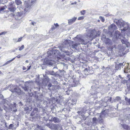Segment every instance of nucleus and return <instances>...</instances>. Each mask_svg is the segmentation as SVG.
Returning <instances> with one entry per match:
<instances>
[{
	"label": "nucleus",
	"mask_w": 130,
	"mask_h": 130,
	"mask_svg": "<svg viewBox=\"0 0 130 130\" xmlns=\"http://www.w3.org/2000/svg\"><path fill=\"white\" fill-rule=\"evenodd\" d=\"M114 23H116L117 25L121 28V31H125L127 30L128 34L130 35V26L128 23L125 22L122 19L118 20H116L115 21Z\"/></svg>",
	"instance_id": "obj_1"
},
{
	"label": "nucleus",
	"mask_w": 130,
	"mask_h": 130,
	"mask_svg": "<svg viewBox=\"0 0 130 130\" xmlns=\"http://www.w3.org/2000/svg\"><path fill=\"white\" fill-rule=\"evenodd\" d=\"M74 40L76 42L78 43H75L74 42H72V48L76 49L77 46L80 44L85 45L87 42L85 41L82 39L80 35H77L74 39Z\"/></svg>",
	"instance_id": "obj_2"
},
{
	"label": "nucleus",
	"mask_w": 130,
	"mask_h": 130,
	"mask_svg": "<svg viewBox=\"0 0 130 130\" xmlns=\"http://www.w3.org/2000/svg\"><path fill=\"white\" fill-rule=\"evenodd\" d=\"M37 0H28L25 1V8L24 9L25 12L29 11L30 10L31 7Z\"/></svg>",
	"instance_id": "obj_3"
},
{
	"label": "nucleus",
	"mask_w": 130,
	"mask_h": 130,
	"mask_svg": "<svg viewBox=\"0 0 130 130\" xmlns=\"http://www.w3.org/2000/svg\"><path fill=\"white\" fill-rule=\"evenodd\" d=\"M72 42H74L70 40H65L63 42V44L66 45L69 44V45L71 48H72Z\"/></svg>",
	"instance_id": "obj_4"
},
{
	"label": "nucleus",
	"mask_w": 130,
	"mask_h": 130,
	"mask_svg": "<svg viewBox=\"0 0 130 130\" xmlns=\"http://www.w3.org/2000/svg\"><path fill=\"white\" fill-rule=\"evenodd\" d=\"M45 64H48L52 66L54 63V61L53 60L48 59L44 61Z\"/></svg>",
	"instance_id": "obj_5"
},
{
	"label": "nucleus",
	"mask_w": 130,
	"mask_h": 130,
	"mask_svg": "<svg viewBox=\"0 0 130 130\" xmlns=\"http://www.w3.org/2000/svg\"><path fill=\"white\" fill-rule=\"evenodd\" d=\"M117 28V27L116 26L113 24H112L108 27V29L109 31H111L116 29Z\"/></svg>",
	"instance_id": "obj_6"
},
{
	"label": "nucleus",
	"mask_w": 130,
	"mask_h": 130,
	"mask_svg": "<svg viewBox=\"0 0 130 130\" xmlns=\"http://www.w3.org/2000/svg\"><path fill=\"white\" fill-rule=\"evenodd\" d=\"M62 45L60 46H59V48L61 51L64 53L65 55H69V51H66L64 50L62 48H63Z\"/></svg>",
	"instance_id": "obj_7"
},
{
	"label": "nucleus",
	"mask_w": 130,
	"mask_h": 130,
	"mask_svg": "<svg viewBox=\"0 0 130 130\" xmlns=\"http://www.w3.org/2000/svg\"><path fill=\"white\" fill-rule=\"evenodd\" d=\"M121 34L120 32L118 30L116 31L115 35V36L116 39H117L119 38H121Z\"/></svg>",
	"instance_id": "obj_8"
},
{
	"label": "nucleus",
	"mask_w": 130,
	"mask_h": 130,
	"mask_svg": "<svg viewBox=\"0 0 130 130\" xmlns=\"http://www.w3.org/2000/svg\"><path fill=\"white\" fill-rule=\"evenodd\" d=\"M77 19L76 17H74L72 19H69L68 20V24L70 25L75 22Z\"/></svg>",
	"instance_id": "obj_9"
},
{
	"label": "nucleus",
	"mask_w": 130,
	"mask_h": 130,
	"mask_svg": "<svg viewBox=\"0 0 130 130\" xmlns=\"http://www.w3.org/2000/svg\"><path fill=\"white\" fill-rule=\"evenodd\" d=\"M118 49L120 50V52H123L124 51L125 48L124 47H123L121 45H119L118 46Z\"/></svg>",
	"instance_id": "obj_10"
},
{
	"label": "nucleus",
	"mask_w": 130,
	"mask_h": 130,
	"mask_svg": "<svg viewBox=\"0 0 130 130\" xmlns=\"http://www.w3.org/2000/svg\"><path fill=\"white\" fill-rule=\"evenodd\" d=\"M10 90L12 92H15L17 93H19L20 92V90L17 88H15L14 89H11Z\"/></svg>",
	"instance_id": "obj_11"
},
{
	"label": "nucleus",
	"mask_w": 130,
	"mask_h": 130,
	"mask_svg": "<svg viewBox=\"0 0 130 130\" xmlns=\"http://www.w3.org/2000/svg\"><path fill=\"white\" fill-rule=\"evenodd\" d=\"M122 126V127L125 129L127 130H130V127H129L126 124H121Z\"/></svg>",
	"instance_id": "obj_12"
},
{
	"label": "nucleus",
	"mask_w": 130,
	"mask_h": 130,
	"mask_svg": "<svg viewBox=\"0 0 130 130\" xmlns=\"http://www.w3.org/2000/svg\"><path fill=\"white\" fill-rule=\"evenodd\" d=\"M65 56L63 55L60 56V57H57V60L59 61H60L63 60Z\"/></svg>",
	"instance_id": "obj_13"
},
{
	"label": "nucleus",
	"mask_w": 130,
	"mask_h": 130,
	"mask_svg": "<svg viewBox=\"0 0 130 130\" xmlns=\"http://www.w3.org/2000/svg\"><path fill=\"white\" fill-rule=\"evenodd\" d=\"M121 65H120V63H119V64H116L115 66V68L116 70H120L121 68Z\"/></svg>",
	"instance_id": "obj_14"
},
{
	"label": "nucleus",
	"mask_w": 130,
	"mask_h": 130,
	"mask_svg": "<svg viewBox=\"0 0 130 130\" xmlns=\"http://www.w3.org/2000/svg\"><path fill=\"white\" fill-rule=\"evenodd\" d=\"M53 121L55 123H58L60 122L59 119L57 117H54L53 119Z\"/></svg>",
	"instance_id": "obj_15"
},
{
	"label": "nucleus",
	"mask_w": 130,
	"mask_h": 130,
	"mask_svg": "<svg viewBox=\"0 0 130 130\" xmlns=\"http://www.w3.org/2000/svg\"><path fill=\"white\" fill-rule=\"evenodd\" d=\"M104 41L106 44H110L111 40L108 38H106Z\"/></svg>",
	"instance_id": "obj_16"
},
{
	"label": "nucleus",
	"mask_w": 130,
	"mask_h": 130,
	"mask_svg": "<svg viewBox=\"0 0 130 130\" xmlns=\"http://www.w3.org/2000/svg\"><path fill=\"white\" fill-rule=\"evenodd\" d=\"M130 69H128V67H126L125 68H124V73H127L129 71L130 72Z\"/></svg>",
	"instance_id": "obj_17"
},
{
	"label": "nucleus",
	"mask_w": 130,
	"mask_h": 130,
	"mask_svg": "<svg viewBox=\"0 0 130 130\" xmlns=\"http://www.w3.org/2000/svg\"><path fill=\"white\" fill-rule=\"evenodd\" d=\"M15 2L17 5H19L22 3V2L20 0H15Z\"/></svg>",
	"instance_id": "obj_18"
},
{
	"label": "nucleus",
	"mask_w": 130,
	"mask_h": 130,
	"mask_svg": "<svg viewBox=\"0 0 130 130\" xmlns=\"http://www.w3.org/2000/svg\"><path fill=\"white\" fill-rule=\"evenodd\" d=\"M8 9L11 12H14L15 10V8L13 7L8 8Z\"/></svg>",
	"instance_id": "obj_19"
},
{
	"label": "nucleus",
	"mask_w": 130,
	"mask_h": 130,
	"mask_svg": "<svg viewBox=\"0 0 130 130\" xmlns=\"http://www.w3.org/2000/svg\"><path fill=\"white\" fill-rule=\"evenodd\" d=\"M15 57H14V58H13L12 59L7 61L5 63L4 65H6L7 64H8L10 63L11 62H12V61H13L15 59Z\"/></svg>",
	"instance_id": "obj_20"
},
{
	"label": "nucleus",
	"mask_w": 130,
	"mask_h": 130,
	"mask_svg": "<svg viewBox=\"0 0 130 130\" xmlns=\"http://www.w3.org/2000/svg\"><path fill=\"white\" fill-rule=\"evenodd\" d=\"M54 127H56V129H61L62 128L61 127H60L58 125H55Z\"/></svg>",
	"instance_id": "obj_21"
},
{
	"label": "nucleus",
	"mask_w": 130,
	"mask_h": 130,
	"mask_svg": "<svg viewBox=\"0 0 130 130\" xmlns=\"http://www.w3.org/2000/svg\"><path fill=\"white\" fill-rule=\"evenodd\" d=\"M93 35V33L92 32H91L90 33L88 34L87 35V36L88 37H89L90 38H92Z\"/></svg>",
	"instance_id": "obj_22"
},
{
	"label": "nucleus",
	"mask_w": 130,
	"mask_h": 130,
	"mask_svg": "<svg viewBox=\"0 0 130 130\" xmlns=\"http://www.w3.org/2000/svg\"><path fill=\"white\" fill-rule=\"evenodd\" d=\"M126 41V40L125 39V38H123L122 39H121V41L122 43L124 44L125 43Z\"/></svg>",
	"instance_id": "obj_23"
},
{
	"label": "nucleus",
	"mask_w": 130,
	"mask_h": 130,
	"mask_svg": "<svg viewBox=\"0 0 130 130\" xmlns=\"http://www.w3.org/2000/svg\"><path fill=\"white\" fill-rule=\"evenodd\" d=\"M51 52L50 51H48L47 52V54H50V55H49L48 56V57H50V56H53V54L52 53H51Z\"/></svg>",
	"instance_id": "obj_24"
},
{
	"label": "nucleus",
	"mask_w": 130,
	"mask_h": 130,
	"mask_svg": "<svg viewBox=\"0 0 130 130\" xmlns=\"http://www.w3.org/2000/svg\"><path fill=\"white\" fill-rule=\"evenodd\" d=\"M50 74L51 75H54L55 73L53 71H50L49 72Z\"/></svg>",
	"instance_id": "obj_25"
},
{
	"label": "nucleus",
	"mask_w": 130,
	"mask_h": 130,
	"mask_svg": "<svg viewBox=\"0 0 130 130\" xmlns=\"http://www.w3.org/2000/svg\"><path fill=\"white\" fill-rule=\"evenodd\" d=\"M88 69L87 68H86L84 70V72L85 73V74L87 75L88 74L87 72H88Z\"/></svg>",
	"instance_id": "obj_26"
},
{
	"label": "nucleus",
	"mask_w": 130,
	"mask_h": 130,
	"mask_svg": "<svg viewBox=\"0 0 130 130\" xmlns=\"http://www.w3.org/2000/svg\"><path fill=\"white\" fill-rule=\"evenodd\" d=\"M14 126V125H13V124H11L9 126V128L10 129H11Z\"/></svg>",
	"instance_id": "obj_27"
},
{
	"label": "nucleus",
	"mask_w": 130,
	"mask_h": 130,
	"mask_svg": "<svg viewBox=\"0 0 130 130\" xmlns=\"http://www.w3.org/2000/svg\"><path fill=\"white\" fill-rule=\"evenodd\" d=\"M86 11L85 10H83L80 11V13L82 15H84Z\"/></svg>",
	"instance_id": "obj_28"
},
{
	"label": "nucleus",
	"mask_w": 130,
	"mask_h": 130,
	"mask_svg": "<svg viewBox=\"0 0 130 130\" xmlns=\"http://www.w3.org/2000/svg\"><path fill=\"white\" fill-rule=\"evenodd\" d=\"M71 91V90H70L69 89L67 91H66V93L68 95H69V94L70 93V92Z\"/></svg>",
	"instance_id": "obj_29"
},
{
	"label": "nucleus",
	"mask_w": 130,
	"mask_h": 130,
	"mask_svg": "<svg viewBox=\"0 0 130 130\" xmlns=\"http://www.w3.org/2000/svg\"><path fill=\"white\" fill-rule=\"evenodd\" d=\"M100 18L101 20L103 22H104L105 20L103 17L101 16H100Z\"/></svg>",
	"instance_id": "obj_30"
},
{
	"label": "nucleus",
	"mask_w": 130,
	"mask_h": 130,
	"mask_svg": "<svg viewBox=\"0 0 130 130\" xmlns=\"http://www.w3.org/2000/svg\"><path fill=\"white\" fill-rule=\"evenodd\" d=\"M24 46L23 45H22L21 47H20L19 48V50L20 51H21L23 50L24 48Z\"/></svg>",
	"instance_id": "obj_31"
},
{
	"label": "nucleus",
	"mask_w": 130,
	"mask_h": 130,
	"mask_svg": "<svg viewBox=\"0 0 130 130\" xmlns=\"http://www.w3.org/2000/svg\"><path fill=\"white\" fill-rule=\"evenodd\" d=\"M93 122L94 123H95L96 122L97 120V119L96 118L94 117L93 118Z\"/></svg>",
	"instance_id": "obj_32"
},
{
	"label": "nucleus",
	"mask_w": 130,
	"mask_h": 130,
	"mask_svg": "<svg viewBox=\"0 0 130 130\" xmlns=\"http://www.w3.org/2000/svg\"><path fill=\"white\" fill-rule=\"evenodd\" d=\"M120 65L121 66V67L123 68V66H124L125 65V63H120Z\"/></svg>",
	"instance_id": "obj_33"
},
{
	"label": "nucleus",
	"mask_w": 130,
	"mask_h": 130,
	"mask_svg": "<svg viewBox=\"0 0 130 130\" xmlns=\"http://www.w3.org/2000/svg\"><path fill=\"white\" fill-rule=\"evenodd\" d=\"M106 39V36L105 35H103L102 38V39L103 41H104Z\"/></svg>",
	"instance_id": "obj_34"
},
{
	"label": "nucleus",
	"mask_w": 130,
	"mask_h": 130,
	"mask_svg": "<svg viewBox=\"0 0 130 130\" xmlns=\"http://www.w3.org/2000/svg\"><path fill=\"white\" fill-rule=\"evenodd\" d=\"M31 24L33 25L34 26H35L36 24V23L34 22H32L31 23Z\"/></svg>",
	"instance_id": "obj_35"
},
{
	"label": "nucleus",
	"mask_w": 130,
	"mask_h": 130,
	"mask_svg": "<svg viewBox=\"0 0 130 130\" xmlns=\"http://www.w3.org/2000/svg\"><path fill=\"white\" fill-rule=\"evenodd\" d=\"M84 18L83 17H80L78 18V20H81L83 19Z\"/></svg>",
	"instance_id": "obj_36"
},
{
	"label": "nucleus",
	"mask_w": 130,
	"mask_h": 130,
	"mask_svg": "<svg viewBox=\"0 0 130 130\" xmlns=\"http://www.w3.org/2000/svg\"><path fill=\"white\" fill-rule=\"evenodd\" d=\"M22 38V37H21L18 39L17 42H20L21 41Z\"/></svg>",
	"instance_id": "obj_37"
},
{
	"label": "nucleus",
	"mask_w": 130,
	"mask_h": 130,
	"mask_svg": "<svg viewBox=\"0 0 130 130\" xmlns=\"http://www.w3.org/2000/svg\"><path fill=\"white\" fill-rule=\"evenodd\" d=\"M6 32L5 31H4L0 33V35L5 34L6 33Z\"/></svg>",
	"instance_id": "obj_38"
},
{
	"label": "nucleus",
	"mask_w": 130,
	"mask_h": 130,
	"mask_svg": "<svg viewBox=\"0 0 130 130\" xmlns=\"http://www.w3.org/2000/svg\"><path fill=\"white\" fill-rule=\"evenodd\" d=\"M54 25L56 28L59 26V25L57 23H54Z\"/></svg>",
	"instance_id": "obj_39"
},
{
	"label": "nucleus",
	"mask_w": 130,
	"mask_h": 130,
	"mask_svg": "<svg viewBox=\"0 0 130 130\" xmlns=\"http://www.w3.org/2000/svg\"><path fill=\"white\" fill-rule=\"evenodd\" d=\"M52 86V84L51 83H50L48 85V88L51 87Z\"/></svg>",
	"instance_id": "obj_40"
},
{
	"label": "nucleus",
	"mask_w": 130,
	"mask_h": 130,
	"mask_svg": "<svg viewBox=\"0 0 130 130\" xmlns=\"http://www.w3.org/2000/svg\"><path fill=\"white\" fill-rule=\"evenodd\" d=\"M116 99L117 100H119L121 99V98L119 96H117L116 97Z\"/></svg>",
	"instance_id": "obj_41"
},
{
	"label": "nucleus",
	"mask_w": 130,
	"mask_h": 130,
	"mask_svg": "<svg viewBox=\"0 0 130 130\" xmlns=\"http://www.w3.org/2000/svg\"><path fill=\"white\" fill-rule=\"evenodd\" d=\"M43 118L46 121H47L48 120L49 118L48 117H43Z\"/></svg>",
	"instance_id": "obj_42"
},
{
	"label": "nucleus",
	"mask_w": 130,
	"mask_h": 130,
	"mask_svg": "<svg viewBox=\"0 0 130 130\" xmlns=\"http://www.w3.org/2000/svg\"><path fill=\"white\" fill-rule=\"evenodd\" d=\"M127 102L128 103L129 105H130V98L127 101Z\"/></svg>",
	"instance_id": "obj_43"
},
{
	"label": "nucleus",
	"mask_w": 130,
	"mask_h": 130,
	"mask_svg": "<svg viewBox=\"0 0 130 130\" xmlns=\"http://www.w3.org/2000/svg\"><path fill=\"white\" fill-rule=\"evenodd\" d=\"M102 113H101V115H100V118L99 119V121H101V120H102V119L101 118L102 117Z\"/></svg>",
	"instance_id": "obj_44"
},
{
	"label": "nucleus",
	"mask_w": 130,
	"mask_h": 130,
	"mask_svg": "<svg viewBox=\"0 0 130 130\" xmlns=\"http://www.w3.org/2000/svg\"><path fill=\"white\" fill-rule=\"evenodd\" d=\"M23 88L24 89V90H25V91H26L27 90V89H28V88L27 87H23Z\"/></svg>",
	"instance_id": "obj_45"
},
{
	"label": "nucleus",
	"mask_w": 130,
	"mask_h": 130,
	"mask_svg": "<svg viewBox=\"0 0 130 130\" xmlns=\"http://www.w3.org/2000/svg\"><path fill=\"white\" fill-rule=\"evenodd\" d=\"M126 82V80H122L121 81V83L124 84Z\"/></svg>",
	"instance_id": "obj_46"
},
{
	"label": "nucleus",
	"mask_w": 130,
	"mask_h": 130,
	"mask_svg": "<svg viewBox=\"0 0 130 130\" xmlns=\"http://www.w3.org/2000/svg\"><path fill=\"white\" fill-rule=\"evenodd\" d=\"M24 109L26 111H28V108L27 107H25Z\"/></svg>",
	"instance_id": "obj_47"
},
{
	"label": "nucleus",
	"mask_w": 130,
	"mask_h": 130,
	"mask_svg": "<svg viewBox=\"0 0 130 130\" xmlns=\"http://www.w3.org/2000/svg\"><path fill=\"white\" fill-rule=\"evenodd\" d=\"M55 27H54V26H52V27H51V29L52 30H54V29H55Z\"/></svg>",
	"instance_id": "obj_48"
},
{
	"label": "nucleus",
	"mask_w": 130,
	"mask_h": 130,
	"mask_svg": "<svg viewBox=\"0 0 130 130\" xmlns=\"http://www.w3.org/2000/svg\"><path fill=\"white\" fill-rule=\"evenodd\" d=\"M31 66H27V67L28 68V69H27V70H29L30 69V68L31 67Z\"/></svg>",
	"instance_id": "obj_49"
},
{
	"label": "nucleus",
	"mask_w": 130,
	"mask_h": 130,
	"mask_svg": "<svg viewBox=\"0 0 130 130\" xmlns=\"http://www.w3.org/2000/svg\"><path fill=\"white\" fill-rule=\"evenodd\" d=\"M13 41H14V42H17V41L18 40H17V39H13Z\"/></svg>",
	"instance_id": "obj_50"
},
{
	"label": "nucleus",
	"mask_w": 130,
	"mask_h": 130,
	"mask_svg": "<svg viewBox=\"0 0 130 130\" xmlns=\"http://www.w3.org/2000/svg\"><path fill=\"white\" fill-rule=\"evenodd\" d=\"M77 3V2H75L74 3H72L71 4V5H73L74 4H76Z\"/></svg>",
	"instance_id": "obj_51"
},
{
	"label": "nucleus",
	"mask_w": 130,
	"mask_h": 130,
	"mask_svg": "<svg viewBox=\"0 0 130 130\" xmlns=\"http://www.w3.org/2000/svg\"><path fill=\"white\" fill-rule=\"evenodd\" d=\"M21 56H20V55H18L16 57H17V58H20L21 57Z\"/></svg>",
	"instance_id": "obj_52"
},
{
	"label": "nucleus",
	"mask_w": 130,
	"mask_h": 130,
	"mask_svg": "<svg viewBox=\"0 0 130 130\" xmlns=\"http://www.w3.org/2000/svg\"><path fill=\"white\" fill-rule=\"evenodd\" d=\"M5 9V8H0V11H2V10H3Z\"/></svg>",
	"instance_id": "obj_53"
},
{
	"label": "nucleus",
	"mask_w": 130,
	"mask_h": 130,
	"mask_svg": "<svg viewBox=\"0 0 130 130\" xmlns=\"http://www.w3.org/2000/svg\"><path fill=\"white\" fill-rule=\"evenodd\" d=\"M111 99H112V98L110 97L109 99L108 100L110 102L111 100Z\"/></svg>",
	"instance_id": "obj_54"
},
{
	"label": "nucleus",
	"mask_w": 130,
	"mask_h": 130,
	"mask_svg": "<svg viewBox=\"0 0 130 130\" xmlns=\"http://www.w3.org/2000/svg\"><path fill=\"white\" fill-rule=\"evenodd\" d=\"M128 99L126 97H125V100L127 102V100H128Z\"/></svg>",
	"instance_id": "obj_55"
},
{
	"label": "nucleus",
	"mask_w": 130,
	"mask_h": 130,
	"mask_svg": "<svg viewBox=\"0 0 130 130\" xmlns=\"http://www.w3.org/2000/svg\"><path fill=\"white\" fill-rule=\"evenodd\" d=\"M119 77L120 78H122V77H121V76L120 75H119Z\"/></svg>",
	"instance_id": "obj_56"
},
{
	"label": "nucleus",
	"mask_w": 130,
	"mask_h": 130,
	"mask_svg": "<svg viewBox=\"0 0 130 130\" xmlns=\"http://www.w3.org/2000/svg\"><path fill=\"white\" fill-rule=\"evenodd\" d=\"M26 69V68L25 67H23V70H25V69Z\"/></svg>",
	"instance_id": "obj_57"
},
{
	"label": "nucleus",
	"mask_w": 130,
	"mask_h": 130,
	"mask_svg": "<svg viewBox=\"0 0 130 130\" xmlns=\"http://www.w3.org/2000/svg\"><path fill=\"white\" fill-rule=\"evenodd\" d=\"M109 67H107L106 68H105V69H109Z\"/></svg>",
	"instance_id": "obj_58"
},
{
	"label": "nucleus",
	"mask_w": 130,
	"mask_h": 130,
	"mask_svg": "<svg viewBox=\"0 0 130 130\" xmlns=\"http://www.w3.org/2000/svg\"><path fill=\"white\" fill-rule=\"evenodd\" d=\"M26 62L27 63H28V61L27 60H26Z\"/></svg>",
	"instance_id": "obj_59"
},
{
	"label": "nucleus",
	"mask_w": 130,
	"mask_h": 130,
	"mask_svg": "<svg viewBox=\"0 0 130 130\" xmlns=\"http://www.w3.org/2000/svg\"><path fill=\"white\" fill-rule=\"evenodd\" d=\"M86 118H83V119H84V120H86Z\"/></svg>",
	"instance_id": "obj_60"
},
{
	"label": "nucleus",
	"mask_w": 130,
	"mask_h": 130,
	"mask_svg": "<svg viewBox=\"0 0 130 130\" xmlns=\"http://www.w3.org/2000/svg\"><path fill=\"white\" fill-rule=\"evenodd\" d=\"M14 111H17V110L16 109L15 110H14Z\"/></svg>",
	"instance_id": "obj_61"
},
{
	"label": "nucleus",
	"mask_w": 130,
	"mask_h": 130,
	"mask_svg": "<svg viewBox=\"0 0 130 130\" xmlns=\"http://www.w3.org/2000/svg\"><path fill=\"white\" fill-rule=\"evenodd\" d=\"M17 50V48H16L15 49V50Z\"/></svg>",
	"instance_id": "obj_62"
},
{
	"label": "nucleus",
	"mask_w": 130,
	"mask_h": 130,
	"mask_svg": "<svg viewBox=\"0 0 130 130\" xmlns=\"http://www.w3.org/2000/svg\"><path fill=\"white\" fill-rule=\"evenodd\" d=\"M46 85H47L46 84L44 86H46Z\"/></svg>",
	"instance_id": "obj_63"
},
{
	"label": "nucleus",
	"mask_w": 130,
	"mask_h": 130,
	"mask_svg": "<svg viewBox=\"0 0 130 130\" xmlns=\"http://www.w3.org/2000/svg\"><path fill=\"white\" fill-rule=\"evenodd\" d=\"M129 80L130 81V78L129 79Z\"/></svg>",
	"instance_id": "obj_64"
}]
</instances>
